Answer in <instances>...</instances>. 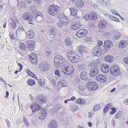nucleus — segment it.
I'll return each instance as SVG.
<instances>
[{"instance_id": "nucleus-1", "label": "nucleus", "mask_w": 128, "mask_h": 128, "mask_svg": "<svg viewBox=\"0 0 128 128\" xmlns=\"http://www.w3.org/2000/svg\"><path fill=\"white\" fill-rule=\"evenodd\" d=\"M55 64L58 68L62 66L64 74L66 75H73L74 74V68L73 66L69 67L68 63L66 60L62 56H56L54 59Z\"/></svg>"}, {"instance_id": "nucleus-2", "label": "nucleus", "mask_w": 128, "mask_h": 128, "mask_svg": "<svg viewBox=\"0 0 128 128\" xmlns=\"http://www.w3.org/2000/svg\"><path fill=\"white\" fill-rule=\"evenodd\" d=\"M35 103L32 104L30 108L32 110V114H30L31 116L34 114V113L40 110L41 109L40 104L42 103H46L47 101V99L46 96L40 94L38 95L35 99Z\"/></svg>"}, {"instance_id": "nucleus-3", "label": "nucleus", "mask_w": 128, "mask_h": 128, "mask_svg": "<svg viewBox=\"0 0 128 128\" xmlns=\"http://www.w3.org/2000/svg\"><path fill=\"white\" fill-rule=\"evenodd\" d=\"M60 10V7L58 6L52 4L48 7V11L50 15L54 16L58 14Z\"/></svg>"}, {"instance_id": "nucleus-4", "label": "nucleus", "mask_w": 128, "mask_h": 128, "mask_svg": "<svg viewBox=\"0 0 128 128\" xmlns=\"http://www.w3.org/2000/svg\"><path fill=\"white\" fill-rule=\"evenodd\" d=\"M110 74L115 76H119L121 72L118 66L116 64H114L110 67Z\"/></svg>"}, {"instance_id": "nucleus-5", "label": "nucleus", "mask_w": 128, "mask_h": 128, "mask_svg": "<svg viewBox=\"0 0 128 128\" xmlns=\"http://www.w3.org/2000/svg\"><path fill=\"white\" fill-rule=\"evenodd\" d=\"M83 18L86 21L89 20H94L97 18V14L94 12H91L88 14H86L84 16Z\"/></svg>"}, {"instance_id": "nucleus-6", "label": "nucleus", "mask_w": 128, "mask_h": 128, "mask_svg": "<svg viewBox=\"0 0 128 128\" xmlns=\"http://www.w3.org/2000/svg\"><path fill=\"white\" fill-rule=\"evenodd\" d=\"M50 67V65L48 63L46 62H44L40 65L39 68L41 71L44 72L48 70Z\"/></svg>"}, {"instance_id": "nucleus-7", "label": "nucleus", "mask_w": 128, "mask_h": 128, "mask_svg": "<svg viewBox=\"0 0 128 128\" xmlns=\"http://www.w3.org/2000/svg\"><path fill=\"white\" fill-rule=\"evenodd\" d=\"M88 33L87 30L84 29H80L78 30L76 34V35L79 38L83 37L86 36Z\"/></svg>"}, {"instance_id": "nucleus-8", "label": "nucleus", "mask_w": 128, "mask_h": 128, "mask_svg": "<svg viewBox=\"0 0 128 128\" xmlns=\"http://www.w3.org/2000/svg\"><path fill=\"white\" fill-rule=\"evenodd\" d=\"M22 18L24 20L30 21L34 20L33 16L32 14L28 12L24 13L22 15Z\"/></svg>"}, {"instance_id": "nucleus-9", "label": "nucleus", "mask_w": 128, "mask_h": 128, "mask_svg": "<svg viewBox=\"0 0 128 128\" xmlns=\"http://www.w3.org/2000/svg\"><path fill=\"white\" fill-rule=\"evenodd\" d=\"M87 86L89 89L91 90H95L98 87V84L93 81L89 82Z\"/></svg>"}, {"instance_id": "nucleus-10", "label": "nucleus", "mask_w": 128, "mask_h": 128, "mask_svg": "<svg viewBox=\"0 0 128 128\" xmlns=\"http://www.w3.org/2000/svg\"><path fill=\"white\" fill-rule=\"evenodd\" d=\"M18 21V19L14 18H12L11 20H9V27L14 29L16 28L17 27L16 23Z\"/></svg>"}, {"instance_id": "nucleus-11", "label": "nucleus", "mask_w": 128, "mask_h": 128, "mask_svg": "<svg viewBox=\"0 0 128 128\" xmlns=\"http://www.w3.org/2000/svg\"><path fill=\"white\" fill-rule=\"evenodd\" d=\"M36 43L34 42L28 41L27 42V47L28 49L30 51H32L35 48Z\"/></svg>"}, {"instance_id": "nucleus-12", "label": "nucleus", "mask_w": 128, "mask_h": 128, "mask_svg": "<svg viewBox=\"0 0 128 128\" xmlns=\"http://www.w3.org/2000/svg\"><path fill=\"white\" fill-rule=\"evenodd\" d=\"M44 16L40 12L38 11L36 12V15L35 16V19L38 22H40L43 20Z\"/></svg>"}, {"instance_id": "nucleus-13", "label": "nucleus", "mask_w": 128, "mask_h": 128, "mask_svg": "<svg viewBox=\"0 0 128 128\" xmlns=\"http://www.w3.org/2000/svg\"><path fill=\"white\" fill-rule=\"evenodd\" d=\"M102 51V49L100 47H95L93 49L92 52L94 55L98 56Z\"/></svg>"}, {"instance_id": "nucleus-14", "label": "nucleus", "mask_w": 128, "mask_h": 128, "mask_svg": "<svg viewBox=\"0 0 128 128\" xmlns=\"http://www.w3.org/2000/svg\"><path fill=\"white\" fill-rule=\"evenodd\" d=\"M104 46L105 49L108 50L113 46L112 42L109 40H106L104 42Z\"/></svg>"}, {"instance_id": "nucleus-15", "label": "nucleus", "mask_w": 128, "mask_h": 128, "mask_svg": "<svg viewBox=\"0 0 128 128\" xmlns=\"http://www.w3.org/2000/svg\"><path fill=\"white\" fill-rule=\"evenodd\" d=\"M100 68L102 71L105 73L108 72L109 69V66L105 64H102Z\"/></svg>"}, {"instance_id": "nucleus-16", "label": "nucleus", "mask_w": 128, "mask_h": 128, "mask_svg": "<svg viewBox=\"0 0 128 128\" xmlns=\"http://www.w3.org/2000/svg\"><path fill=\"white\" fill-rule=\"evenodd\" d=\"M32 63H36L37 61L38 56L34 53H32L29 56Z\"/></svg>"}, {"instance_id": "nucleus-17", "label": "nucleus", "mask_w": 128, "mask_h": 128, "mask_svg": "<svg viewBox=\"0 0 128 128\" xmlns=\"http://www.w3.org/2000/svg\"><path fill=\"white\" fill-rule=\"evenodd\" d=\"M70 9L71 12L70 15L71 16H74V18H76L77 19L79 18L76 15L78 10L76 8L74 7L72 8H70Z\"/></svg>"}, {"instance_id": "nucleus-18", "label": "nucleus", "mask_w": 128, "mask_h": 128, "mask_svg": "<svg viewBox=\"0 0 128 128\" xmlns=\"http://www.w3.org/2000/svg\"><path fill=\"white\" fill-rule=\"evenodd\" d=\"M48 128H57L58 124L55 120H52L48 124Z\"/></svg>"}, {"instance_id": "nucleus-19", "label": "nucleus", "mask_w": 128, "mask_h": 128, "mask_svg": "<svg viewBox=\"0 0 128 128\" xmlns=\"http://www.w3.org/2000/svg\"><path fill=\"white\" fill-rule=\"evenodd\" d=\"M128 44V41L127 40H122L119 42L118 46L121 48H123L126 47Z\"/></svg>"}, {"instance_id": "nucleus-20", "label": "nucleus", "mask_w": 128, "mask_h": 128, "mask_svg": "<svg viewBox=\"0 0 128 128\" xmlns=\"http://www.w3.org/2000/svg\"><path fill=\"white\" fill-rule=\"evenodd\" d=\"M34 33L32 30H30L26 33V37L28 39H32L34 38Z\"/></svg>"}, {"instance_id": "nucleus-21", "label": "nucleus", "mask_w": 128, "mask_h": 128, "mask_svg": "<svg viewBox=\"0 0 128 128\" xmlns=\"http://www.w3.org/2000/svg\"><path fill=\"white\" fill-rule=\"evenodd\" d=\"M81 26L79 22H76L73 25L72 24L71 28L73 30H77L80 28Z\"/></svg>"}, {"instance_id": "nucleus-22", "label": "nucleus", "mask_w": 128, "mask_h": 128, "mask_svg": "<svg viewBox=\"0 0 128 128\" xmlns=\"http://www.w3.org/2000/svg\"><path fill=\"white\" fill-rule=\"evenodd\" d=\"M99 70L98 69L93 68L91 69L90 72V76L92 77L95 76L98 73Z\"/></svg>"}, {"instance_id": "nucleus-23", "label": "nucleus", "mask_w": 128, "mask_h": 128, "mask_svg": "<svg viewBox=\"0 0 128 128\" xmlns=\"http://www.w3.org/2000/svg\"><path fill=\"white\" fill-rule=\"evenodd\" d=\"M56 31V28L55 26H51L49 31V33L50 34V36H51V35H53V36H54Z\"/></svg>"}, {"instance_id": "nucleus-24", "label": "nucleus", "mask_w": 128, "mask_h": 128, "mask_svg": "<svg viewBox=\"0 0 128 128\" xmlns=\"http://www.w3.org/2000/svg\"><path fill=\"white\" fill-rule=\"evenodd\" d=\"M97 80L99 82H104L106 81V80L104 76L101 74H100L96 77Z\"/></svg>"}, {"instance_id": "nucleus-25", "label": "nucleus", "mask_w": 128, "mask_h": 128, "mask_svg": "<svg viewBox=\"0 0 128 128\" xmlns=\"http://www.w3.org/2000/svg\"><path fill=\"white\" fill-rule=\"evenodd\" d=\"M114 59L113 56L110 55L106 56L104 58L105 60L109 63L112 62L113 61Z\"/></svg>"}, {"instance_id": "nucleus-26", "label": "nucleus", "mask_w": 128, "mask_h": 128, "mask_svg": "<svg viewBox=\"0 0 128 128\" xmlns=\"http://www.w3.org/2000/svg\"><path fill=\"white\" fill-rule=\"evenodd\" d=\"M107 22L104 20L100 22L98 24V26L100 28H104L106 27L107 24Z\"/></svg>"}, {"instance_id": "nucleus-27", "label": "nucleus", "mask_w": 128, "mask_h": 128, "mask_svg": "<svg viewBox=\"0 0 128 128\" xmlns=\"http://www.w3.org/2000/svg\"><path fill=\"white\" fill-rule=\"evenodd\" d=\"M18 2L17 6L19 9L22 8H24L26 6V5L25 3L22 1L20 2L19 0H16Z\"/></svg>"}, {"instance_id": "nucleus-28", "label": "nucleus", "mask_w": 128, "mask_h": 128, "mask_svg": "<svg viewBox=\"0 0 128 128\" xmlns=\"http://www.w3.org/2000/svg\"><path fill=\"white\" fill-rule=\"evenodd\" d=\"M101 62L99 60H97L93 62L92 66L95 68H96L99 66Z\"/></svg>"}, {"instance_id": "nucleus-29", "label": "nucleus", "mask_w": 128, "mask_h": 128, "mask_svg": "<svg viewBox=\"0 0 128 128\" xmlns=\"http://www.w3.org/2000/svg\"><path fill=\"white\" fill-rule=\"evenodd\" d=\"M47 114L45 110H41V114L38 116V118L42 120L45 119V118L46 117Z\"/></svg>"}, {"instance_id": "nucleus-30", "label": "nucleus", "mask_w": 128, "mask_h": 128, "mask_svg": "<svg viewBox=\"0 0 128 128\" xmlns=\"http://www.w3.org/2000/svg\"><path fill=\"white\" fill-rule=\"evenodd\" d=\"M76 4L77 6L80 8L84 6V3L82 1L79 0L76 2Z\"/></svg>"}, {"instance_id": "nucleus-31", "label": "nucleus", "mask_w": 128, "mask_h": 128, "mask_svg": "<svg viewBox=\"0 0 128 128\" xmlns=\"http://www.w3.org/2000/svg\"><path fill=\"white\" fill-rule=\"evenodd\" d=\"M85 49V47L83 46H80L78 47V52L80 54V56H82L83 55V52H84L86 51Z\"/></svg>"}, {"instance_id": "nucleus-32", "label": "nucleus", "mask_w": 128, "mask_h": 128, "mask_svg": "<svg viewBox=\"0 0 128 128\" xmlns=\"http://www.w3.org/2000/svg\"><path fill=\"white\" fill-rule=\"evenodd\" d=\"M19 48L22 50L25 51L26 50V45L24 43L22 42H20L19 43Z\"/></svg>"}, {"instance_id": "nucleus-33", "label": "nucleus", "mask_w": 128, "mask_h": 128, "mask_svg": "<svg viewBox=\"0 0 128 128\" xmlns=\"http://www.w3.org/2000/svg\"><path fill=\"white\" fill-rule=\"evenodd\" d=\"M74 52L72 51H69L67 53L68 54V58L70 60H72V58H72V57H73V56H74V55L75 54H74Z\"/></svg>"}, {"instance_id": "nucleus-34", "label": "nucleus", "mask_w": 128, "mask_h": 128, "mask_svg": "<svg viewBox=\"0 0 128 128\" xmlns=\"http://www.w3.org/2000/svg\"><path fill=\"white\" fill-rule=\"evenodd\" d=\"M64 42L68 46H70L72 44L71 40L69 38L67 37L64 40Z\"/></svg>"}, {"instance_id": "nucleus-35", "label": "nucleus", "mask_w": 128, "mask_h": 128, "mask_svg": "<svg viewBox=\"0 0 128 128\" xmlns=\"http://www.w3.org/2000/svg\"><path fill=\"white\" fill-rule=\"evenodd\" d=\"M67 23V22H65L64 21H61L60 20V21L58 22L57 25L58 27L60 28L64 24H66Z\"/></svg>"}, {"instance_id": "nucleus-36", "label": "nucleus", "mask_w": 128, "mask_h": 128, "mask_svg": "<svg viewBox=\"0 0 128 128\" xmlns=\"http://www.w3.org/2000/svg\"><path fill=\"white\" fill-rule=\"evenodd\" d=\"M80 78L82 80H86L87 79V76L86 73L81 72L80 73Z\"/></svg>"}, {"instance_id": "nucleus-37", "label": "nucleus", "mask_w": 128, "mask_h": 128, "mask_svg": "<svg viewBox=\"0 0 128 128\" xmlns=\"http://www.w3.org/2000/svg\"><path fill=\"white\" fill-rule=\"evenodd\" d=\"M98 0V4H100L102 6H106L107 4L106 2L103 0Z\"/></svg>"}, {"instance_id": "nucleus-38", "label": "nucleus", "mask_w": 128, "mask_h": 128, "mask_svg": "<svg viewBox=\"0 0 128 128\" xmlns=\"http://www.w3.org/2000/svg\"><path fill=\"white\" fill-rule=\"evenodd\" d=\"M71 58H72V60H71V62L73 63L76 62L78 61V54H76L74 56H73V57Z\"/></svg>"}, {"instance_id": "nucleus-39", "label": "nucleus", "mask_w": 128, "mask_h": 128, "mask_svg": "<svg viewBox=\"0 0 128 128\" xmlns=\"http://www.w3.org/2000/svg\"><path fill=\"white\" fill-rule=\"evenodd\" d=\"M38 82L40 86H43L45 84V80L42 78H41L38 80Z\"/></svg>"}, {"instance_id": "nucleus-40", "label": "nucleus", "mask_w": 128, "mask_h": 128, "mask_svg": "<svg viewBox=\"0 0 128 128\" xmlns=\"http://www.w3.org/2000/svg\"><path fill=\"white\" fill-rule=\"evenodd\" d=\"M27 83L28 84L31 86L32 85L34 84L35 82L34 80L32 79H28L27 82Z\"/></svg>"}, {"instance_id": "nucleus-41", "label": "nucleus", "mask_w": 128, "mask_h": 128, "mask_svg": "<svg viewBox=\"0 0 128 128\" xmlns=\"http://www.w3.org/2000/svg\"><path fill=\"white\" fill-rule=\"evenodd\" d=\"M36 6H32L30 7V10L31 12L34 13L38 12L36 10Z\"/></svg>"}, {"instance_id": "nucleus-42", "label": "nucleus", "mask_w": 128, "mask_h": 128, "mask_svg": "<svg viewBox=\"0 0 128 128\" xmlns=\"http://www.w3.org/2000/svg\"><path fill=\"white\" fill-rule=\"evenodd\" d=\"M66 16H65L64 15V14H60V16L58 17V19L62 21H64L66 20Z\"/></svg>"}, {"instance_id": "nucleus-43", "label": "nucleus", "mask_w": 128, "mask_h": 128, "mask_svg": "<svg viewBox=\"0 0 128 128\" xmlns=\"http://www.w3.org/2000/svg\"><path fill=\"white\" fill-rule=\"evenodd\" d=\"M90 20L88 22V25L90 28H92L94 27L95 26V25L94 23V21L92 20Z\"/></svg>"}, {"instance_id": "nucleus-44", "label": "nucleus", "mask_w": 128, "mask_h": 128, "mask_svg": "<svg viewBox=\"0 0 128 128\" xmlns=\"http://www.w3.org/2000/svg\"><path fill=\"white\" fill-rule=\"evenodd\" d=\"M23 121L26 124V126H29V123L28 122V120L26 118L24 117Z\"/></svg>"}, {"instance_id": "nucleus-45", "label": "nucleus", "mask_w": 128, "mask_h": 128, "mask_svg": "<svg viewBox=\"0 0 128 128\" xmlns=\"http://www.w3.org/2000/svg\"><path fill=\"white\" fill-rule=\"evenodd\" d=\"M21 31L22 32L24 31V30L22 26H20L16 30V33H17V32Z\"/></svg>"}, {"instance_id": "nucleus-46", "label": "nucleus", "mask_w": 128, "mask_h": 128, "mask_svg": "<svg viewBox=\"0 0 128 128\" xmlns=\"http://www.w3.org/2000/svg\"><path fill=\"white\" fill-rule=\"evenodd\" d=\"M111 110L112 111L110 112V114L111 115L114 114L116 112V110L115 108L112 107L111 108Z\"/></svg>"}, {"instance_id": "nucleus-47", "label": "nucleus", "mask_w": 128, "mask_h": 128, "mask_svg": "<svg viewBox=\"0 0 128 128\" xmlns=\"http://www.w3.org/2000/svg\"><path fill=\"white\" fill-rule=\"evenodd\" d=\"M100 108V107L99 105H96L93 107V110L94 111H96L99 110Z\"/></svg>"}, {"instance_id": "nucleus-48", "label": "nucleus", "mask_w": 128, "mask_h": 128, "mask_svg": "<svg viewBox=\"0 0 128 128\" xmlns=\"http://www.w3.org/2000/svg\"><path fill=\"white\" fill-rule=\"evenodd\" d=\"M60 84L63 87L66 86V82L64 80H62L59 81Z\"/></svg>"}, {"instance_id": "nucleus-49", "label": "nucleus", "mask_w": 128, "mask_h": 128, "mask_svg": "<svg viewBox=\"0 0 128 128\" xmlns=\"http://www.w3.org/2000/svg\"><path fill=\"white\" fill-rule=\"evenodd\" d=\"M121 34L119 32H117L114 35V38H116L118 39L119 38Z\"/></svg>"}, {"instance_id": "nucleus-50", "label": "nucleus", "mask_w": 128, "mask_h": 128, "mask_svg": "<svg viewBox=\"0 0 128 128\" xmlns=\"http://www.w3.org/2000/svg\"><path fill=\"white\" fill-rule=\"evenodd\" d=\"M78 108V106H76L73 105L71 108V110L72 111H75Z\"/></svg>"}, {"instance_id": "nucleus-51", "label": "nucleus", "mask_w": 128, "mask_h": 128, "mask_svg": "<svg viewBox=\"0 0 128 128\" xmlns=\"http://www.w3.org/2000/svg\"><path fill=\"white\" fill-rule=\"evenodd\" d=\"M83 101L84 100L83 99H77L75 100V102L76 103L80 104L82 103Z\"/></svg>"}, {"instance_id": "nucleus-52", "label": "nucleus", "mask_w": 128, "mask_h": 128, "mask_svg": "<svg viewBox=\"0 0 128 128\" xmlns=\"http://www.w3.org/2000/svg\"><path fill=\"white\" fill-rule=\"evenodd\" d=\"M55 75H56L59 77L60 76V73L59 70H56L55 71Z\"/></svg>"}, {"instance_id": "nucleus-53", "label": "nucleus", "mask_w": 128, "mask_h": 128, "mask_svg": "<svg viewBox=\"0 0 128 128\" xmlns=\"http://www.w3.org/2000/svg\"><path fill=\"white\" fill-rule=\"evenodd\" d=\"M120 116V112H118L116 115V116L115 117V118H119Z\"/></svg>"}, {"instance_id": "nucleus-54", "label": "nucleus", "mask_w": 128, "mask_h": 128, "mask_svg": "<svg viewBox=\"0 0 128 128\" xmlns=\"http://www.w3.org/2000/svg\"><path fill=\"white\" fill-rule=\"evenodd\" d=\"M18 65L20 66V68L19 70L18 71L19 72H20L22 69V66L21 64L20 63H18Z\"/></svg>"}, {"instance_id": "nucleus-55", "label": "nucleus", "mask_w": 128, "mask_h": 128, "mask_svg": "<svg viewBox=\"0 0 128 128\" xmlns=\"http://www.w3.org/2000/svg\"><path fill=\"white\" fill-rule=\"evenodd\" d=\"M111 12H112L114 13V14H115L117 16H118V14H119L114 9H112V10Z\"/></svg>"}, {"instance_id": "nucleus-56", "label": "nucleus", "mask_w": 128, "mask_h": 128, "mask_svg": "<svg viewBox=\"0 0 128 128\" xmlns=\"http://www.w3.org/2000/svg\"><path fill=\"white\" fill-rule=\"evenodd\" d=\"M79 89L82 91H84V87L83 86H80L79 87Z\"/></svg>"}, {"instance_id": "nucleus-57", "label": "nucleus", "mask_w": 128, "mask_h": 128, "mask_svg": "<svg viewBox=\"0 0 128 128\" xmlns=\"http://www.w3.org/2000/svg\"><path fill=\"white\" fill-rule=\"evenodd\" d=\"M124 62L128 64V58H125L124 59Z\"/></svg>"}, {"instance_id": "nucleus-58", "label": "nucleus", "mask_w": 128, "mask_h": 128, "mask_svg": "<svg viewBox=\"0 0 128 128\" xmlns=\"http://www.w3.org/2000/svg\"><path fill=\"white\" fill-rule=\"evenodd\" d=\"M113 19H113L112 20L114 21H116L117 22H120L119 20V19H118V18L116 17H114V18H113Z\"/></svg>"}, {"instance_id": "nucleus-59", "label": "nucleus", "mask_w": 128, "mask_h": 128, "mask_svg": "<svg viewBox=\"0 0 128 128\" xmlns=\"http://www.w3.org/2000/svg\"><path fill=\"white\" fill-rule=\"evenodd\" d=\"M109 109L106 108V107H104L103 110V112L104 113L106 112Z\"/></svg>"}, {"instance_id": "nucleus-60", "label": "nucleus", "mask_w": 128, "mask_h": 128, "mask_svg": "<svg viewBox=\"0 0 128 128\" xmlns=\"http://www.w3.org/2000/svg\"><path fill=\"white\" fill-rule=\"evenodd\" d=\"M5 121L6 123L7 124L8 126H10V123L9 121L6 118L5 119Z\"/></svg>"}, {"instance_id": "nucleus-61", "label": "nucleus", "mask_w": 128, "mask_h": 128, "mask_svg": "<svg viewBox=\"0 0 128 128\" xmlns=\"http://www.w3.org/2000/svg\"><path fill=\"white\" fill-rule=\"evenodd\" d=\"M112 104H111L108 103V104L106 106V108H108L109 110Z\"/></svg>"}, {"instance_id": "nucleus-62", "label": "nucleus", "mask_w": 128, "mask_h": 128, "mask_svg": "<svg viewBox=\"0 0 128 128\" xmlns=\"http://www.w3.org/2000/svg\"><path fill=\"white\" fill-rule=\"evenodd\" d=\"M26 72L27 74L28 75H30V76L32 74V73L29 70H26Z\"/></svg>"}, {"instance_id": "nucleus-63", "label": "nucleus", "mask_w": 128, "mask_h": 128, "mask_svg": "<svg viewBox=\"0 0 128 128\" xmlns=\"http://www.w3.org/2000/svg\"><path fill=\"white\" fill-rule=\"evenodd\" d=\"M30 76H31L33 78H34L35 79H36V78H37L35 74H34L33 73Z\"/></svg>"}, {"instance_id": "nucleus-64", "label": "nucleus", "mask_w": 128, "mask_h": 128, "mask_svg": "<svg viewBox=\"0 0 128 128\" xmlns=\"http://www.w3.org/2000/svg\"><path fill=\"white\" fill-rule=\"evenodd\" d=\"M51 82L54 85H55L56 83V82L55 80L54 79H52L51 81Z\"/></svg>"}]
</instances>
